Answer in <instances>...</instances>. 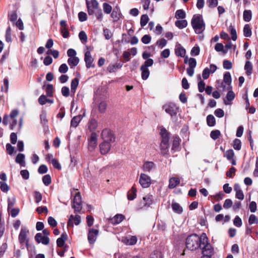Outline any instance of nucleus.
<instances>
[{"instance_id": "f257e3e1", "label": "nucleus", "mask_w": 258, "mask_h": 258, "mask_svg": "<svg viewBox=\"0 0 258 258\" xmlns=\"http://www.w3.org/2000/svg\"><path fill=\"white\" fill-rule=\"evenodd\" d=\"M203 233L199 236L197 234H192L188 235L186 238L185 245L186 248L191 250H196L201 247L203 239Z\"/></svg>"}, {"instance_id": "f03ea898", "label": "nucleus", "mask_w": 258, "mask_h": 258, "mask_svg": "<svg viewBox=\"0 0 258 258\" xmlns=\"http://www.w3.org/2000/svg\"><path fill=\"white\" fill-rule=\"evenodd\" d=\"M191 24L196 34H200L205 29V23L202 15L201 14L194 15L191 21Z\"/></svg>"}, {"instance_id": "7ed1b4c3", "label": "nucleus", "mask_w": 258, "mask_h": 258, "mask_svg": "<svg viewBox=\"0 0 258 258\" xmlns=\"http://www.w3.org/2000/svg\"><path fill=\"white\" fill-rule=\"evenodd\" d=\"M202 237V243L199 248L202 250V256H212L215 253L214 247L209 242V239L205 233H203Z\"/></svg>"}, {"instance_id": "20e7f679", "label": "nucleus", "mask_w": 258, "mask_h": 258, "mask_svg": "<svg viewBox=\"0 0 258 258\" xmlns=\"http://www.w3.org/2000/svg\"><path fill=\"white\" fill-rule=\"evenodd\" d=\"M165 111L169 114L172 120L177 119V114L179 112V107L174 103L169 102L164 105L162 107Z\"/></svg>"}, {"instance_id": "39448f33", "label": "nucleus", "mask_w": 258, "mask_h": 258, "mask_svg": "<svg viewBox=\"0 0 258 258\" xmlns=\"http://www.w3.org/2000/svg\"><path fill=\"white\" fill-rule=\"evenodd\" d=\"M101 137L105 142L113 143L115 141V137L113 132L108 128H105L102 131Z\"/></svg>"}, {"instance_id": "423d86ee", "label": "nucleus", "mask_w": 258, "mask_h": 258, "mask_svg": "<svg viewBox=\"0 0 258 258\" xmlns=\"http://www.w3.org/2000/svg\"><path fill=\"white\" fill-rule=\"evenodd\" d=\"M86 3L87 12L89 15H93L95 13L94 9L96 10L99 9V3L97 0H91L90 2L86 0Z\"/></svg>"}, {"instance_id": "0eeeda50", "label": "nucleus", "mask_w": 258, "mask_h": 258, "mask_svg": "<svg viewBox=\"0 0 258 258\" xmlns=\"http://www.w3.org/2000/svg\"><path fill=\"white\" fill-rule=\"evenodd\" d=\"M153 197L152 195H147L143 198V201H141L139 205V209H142L145 207H149L153 204Z\"/></svg>"}, {"instance_id": "6e6552de", "label": "nucleus", "mask_w": 258, "mask_h": 258, "mask_svg": "<svg viewBox=\"0 0 258 258\" xmlns=\"http://www.w3.org/2000/svg\"><path fill=\"white\" fill-rule=\"evenodd\" d=\"M97 145V135L96 133H92L91 137L88 139V150L92 152Z\"/></svg>"}, {"instance_id": "1a4fd4ad", "label": "nucleus", "mask_w": 258, "mask_h": 258, "mask_svg": "<svg viewBox=\"0 0 258 258\" xmlns=\"http://www.w3.org/2000/svg\"><path fill=\"white\" fill-rule=\"evenodd\" d=\"M151 178L144 173H141L140 176L139 183L143 188H147L151 185Z\"/></svg>"}, {"instance_id": "9d476101", "label": "nucleus", "mask_w": 258, "mask_h": 258, "mask_svg": "<svg viewBox=\"0 0 258 258\" xmlns=\"http://www.w3.org/2000/svg\"><path fill=\"white\" fill-rule=\"evenodd\" d=\"M99 234V230L94 228H90L88 230V240L90 244H94Z\"/></svg>"}, {"instance_id": "9b49d317", "label": "nucleus", "mask_w": 258, "mask_h": 258, "mask_svg": "<svg viewBox=\"0 0 258 258\" xmlns=\"http://www.w3.org/2000/svg\"><path fill=\"white\" fill-rule=\"evenodd\" d=\"M29 231L26 228H22L19 235V241L21 244H23L26 241V245L28 247L29 240L27 239V234Z\"/></svg>"}, {"instance_id": "f8f14e48", "label": "nucleus", "mask_w": 258, "mask_h": 258, "mask_svg": "<svg viewBox=\"0 0 258 258\" xmlns=\"http://www.w3.org/2000/svg\"><path fill=\"white\" fill-rule=\"evenodd\" d=\"M84 60L86 63V67L89 69L94 68L95 64L93 63V58H92L90 50L87 51L85 53Z\"/></svg>"}, {"instance_id": "ddd939ff", "label": "nucleus", "mask_w": 258, "mask_h": 258, "mask_svg": "<svg viewBox=\"0 0 258 258\" xmlns=\"http://www.w3.org/2000/svg\"><path fill=\"white\" fill-rule=\"evenodd\" d=\"M81 222V216L80 215H77L75 216H74L73 215H70L69 220L68 222V227H73L74 223L76 225H78L80 224Z\"/></svg>"}, {"instance_id": "4468645a", "label": "nucleus", "mask_w": 258, "mask_h": 258, "mask_svg": "<svg viewBox=\"0 0 258 258\" xmlns=\"http://www.w3.org/2000/svg\"><path fill=\"white\" fill-rule=\"evenodd\" d=\"M232 87H228V89L230 90L227 93L226 98L223 99L224 103L227 105L231 104V102L234 99L235 95L233 91L231 90Z\"/></svg>"}, {"instance_id": "2eb2a0df", "label": "nucleus", "mask_w": 258, "mask_h": 258, "mask_svg": "<svg viewBox=\"0 0 258 258\" xmlns=\"http://www.w3.org/2000/svg\"><path fill=\"white\" fill-rule=\"evenodd\" d=\"M111 142L103 141L99 145L100 153L102 155L107 154L110 150Z\"/></svg>"}, {"instance_id": "dca6fc26", "label": "nucleus", "mask_w": 258, "mask_h": 258, "mask_svg": "<svg viewBox=\"0 0 258 258\" xmlns=\"http://www.w3.org/2000/svg\"><path fill=\"white\" fill-rule=\"evenodd\" d=\"M232 81L231 74L229 72H227L225 73L223 77V82H222L221 84V87L223 89L225 88V85L224 84V83L226 84L227 85L230 86Z\"/></svg>"}, {"instance_id": "f3484780", "label": "nucleus", "mask_w": 258, "mask_h": 258, "mask_svg": "<svg viewBox=\"0 0 258 258\" xmlns=\"http://www.w3.org/2000/svg\"><path fill=\"white\" fill-rule=\"evenodd\" d=\"M169 147V142H164L161 141L160 145L161 150V154L162 156H165L168 154V148Z\"/></svg>"}, {"instance_id": "a211bd4d", "label": "nucleus", "mask_w": 258, "mask_h": 258, "mask_svg": "<svg viewBox=\"0 0 258 258\" xmlns=\"http://www.w3.org/2000/svg\"><path fill=\"white\" fill-rule=\"evenodd\" d=\"M175 53L177 56L183 57L185 55L186 50L180 44H178L176 45Z\"/></svg>"}, {"instance_id": "6ab92c4d", "label": "nucleus", "mask_w": 258, "mask_h": 258, "mask_svg": "<svg viewBox=\"0 0 258 258\" xmlns=\"http://www.w3.org/2000/svg\"><path fill=\"white\" fill-rule=\"evenodd\" d=\"M68 239V235L66 232L61 234L60 237L56 240L57 246L59 247H62L64 246L66 241Z\"/></svg>"}, {"instance_id": "aec40b11", "label": "nucleus", "mask_w": 258, "mask_h": 258, "mask_svg": "<svg viewBox=\"0 0 258 258\" xmlns=\"http://www.w3.org/2000/svg\"><path fill=\"white\" fill-rule=\"evenodd\" d=\"M155 168V164L152 161H146L143 166V170L145 172H150Z\"/></svg>"}, {"instance_id": "412c9836", "label": "nucleus", "mask_w": 258, "mask_h": 258, "mask_svg": "<svg viewBox=\"0 0 258 258\" xmlns=\"http://www.w3.org/2000/svg\"><path fill=\"white\" fill-rule=\"evenodd\" d=\"M160 135L162 138L161 141H164V142H169L170 134L165 128L163 127L161 129Z\"/></svg>"}, {"instance_id": "4be33fe9", "label": "nucleus", "mask_w": 258, "mask_h": 258, "mask_svg": "<svg viewBox=\"0 0 258 258\" xmlns=\"http://www.w3.org/2000/svg\"><path fill=\"white\" fill-rule=\"evenodd\" d=\"M98 126L97 120L94 118H92L88 123V128L91 133H95Z\"/></svg>"}, {"instance_id": "5701e85b", "label": "nucleus", "mask_w": 258, "mask_h": 258, "mask_svg": "<svg viewBox=\"0 0 258 258\" xmlns=\"http://www.w3.org/2000/svg\"><path fill=\"white\" fill-rule=\"evenodd\" d=\"M171 207L173 211L178 214H180L183 212L182 207L177 203L173 201L171 204Z\"/></svg>"}, {"instance_id": "b1692460", "label": "nucleus", "mask_w": 258, "mask_h": 258, "mask_svg": "<svg viewBox=\"0 0 258 258\" xmlns=\"http://www.w3.org/2000/svg\"><path fill=\"white\" fill-rule=\"evenodd\" d=\"M244 70H245L246 74L248 76H250L252 74L253 71V67L251 62L250 61H246L244 65Z\"/></svg>"}, {"instance_id": "393cba45", "label": "nucleus", "mask_w": 258, "mask_h": 258, "mask_svg": "<svg viewBox=\"0 0 258 258\" xmlns=\"http://www.w3.org/2000/svg\"><path fill=\"white\" fill-rule=\"evenodd\" d=\"M137 197V189L134 186H132L131 189L128 191L127 197V199L130 201L134 200Z\"/></svg>"}, {"instance_id": "a878e982", "label": "nucleus", "mask_w": 258, "mask_h": 258, "mask_svg": "<svg viewBox=\"0 0 258 258\" xmlns=\"http://www.w3.org/2000/svg\"><path fill=\"white\" fill-rule=\"evenodd\" d=\"M79 83V79L78 78H75L72 80L71 84V90L72 93H75L78 86Z\"/></svg>"}, {"instance_id": "bb28decb", "label": "nucleus", "mask_w": 258, "mask_h": 258, "mask_svg": "<svg viewBox=\"0 0 258 258\" xmlns=\"http://www.w3.org/2000/svg\"><path fill=\"white\" fill-rule=\"evenodd\" d=\"M15 162L22 166H25V155L22 153H19L16 156Z\"/></svg>"}, {"instance_id": "cd10ccee", "label": "nucleus", "mask_w": 258, "mask_h": 258, "mask_svg": "<svg viewBox=\"0 0 258 258\" xmlns=\"http://www.w3.org/2000/svg\"><path fill=\"white\" fill-rule=\"evenodd\" d=\"M180 183V180L177 177H172L169 179L168 187L170 189L174 188Z\"/></svg>"}, {"instance_id": "c85d7f7f", "label": "nucleus", "mask_w": 258, "mask_h": 258, "mask_svg": "<svg viewBox=\"0 0 258 258\" xmlns=\"http://www.w3.org/2000/svg\"><path fill=\"white\" fill-rule=\"evenodd\" d=\"M125 218L124 215L122 214H116L111 219V222L113 224H117L121 222Z\"/></svg>"}, {"instance_id": "c756f323", "label": "nucleus", "mask_w": 258, "mask_h": 258, "mask_svg": "<svg viewBox=\"0 0 258 258\" xmlns=\"http://www.w3.org/2000/svg\"><path fill=\"white\" fill-rule=\"evenodd\" d=\"M179 140V138L177 137H176L174 138L171 148V151L172 152H175L178 150L180 145Z\"/></svg>"}, {"instance_id": "7c9ffc66", "label": "nucleus", "mask_w": 258, "mask_h": 258, "mask_svg": "<svg viewBox=\"0 0 258 258\" xmlns=\"http://www.w3.org/2000/svg\"><path fill=\"white\" fill-rule=\"evenodd\" d=\"M82 117L81 115L74 116L71 121V126L76 128L79 125Z\"/></svg>"}, {"instance_id": "2f4dec72", "label": "nucleus", "mask_w": 258, "mask_h": 258, "mask_svg": "<svg viewBox=\"0 0 258 258\" xmlns=\"http://www.w3.org/2000/svg\"><path fill=\"white\" fill-rule=\"evenodd\" d=\"M122 66V63L120 62L116 63L113 64H110L108 67V70L110 73H114L118 69H120Z\"/></svg>"}, {"instance_id": "473e14b6", "label": "nucleus", "mask_w": 258, "mask_h": 258, "mask_svg": "<svg viewBox=\"0 0 258 258\" xmlns=\"http://www.w3.org/2000/svg\"><path fill=\"white\" fill-rule=\"evenodd\" d=\"M79 62V58L76 56L74 57L69 58L68 59V63L70 66L71 68H73L74 67L78 65Z\"/></svg>"}, {"instance_id": "72a5a7b5", "label": "nucleus", "mask_w": 258, "mask_h": 258, "mask_svg": "<svg viewBox=\"0 0 258 258\" xmlns=\"http://www.w3.org/2000/svg\"><path fill=\"white\" fill-rule=\"evenodd\" d=\"M198 80L199 81L198 84L199 91L201 93L203 92L205 89V83L202 80L200 75L198 76Z\"/></svg>"}, {"instance_id": "f704fd0d", "label": "nucleus", "mask_w": 258, "mask_h": 258, "mask_svg": "<svg viewBox=\"0 0 258 258\" xmlns=\"http://www.w3.org/2000/svg\"><path fill=\"white\" fill-rule=\"evenodd\" d=\"M175 25L180 29L185 28L187 25L186 20H177L175 22Z\"/></svg>"}, {"instance_id": "c9c22d12", "label": "nucleus", "mask_w": 258, "mask_h": 258, "mask_svg": "<svg viewBox=\"0 0 258 258\" xmlns=\"http://www.w3.org/2000/svg\"><path fill=\"white\" fill-rule=\"evenodd\" d=\"M243 20L245 22H249L252 18V12L251 10H246L243 12Z\"/></svg>"}, {"instance_id": "e433bc0d", "label": "nucleus", "mask_w": 258, "mask_h": 258, "mask_svg": "<svg viewBox=\"0 0 258 258\" xmlns=\"http://www.w3.org/2000/svg\"><path fill=\"white\" fill-rule=\"evenodd\" d=\"M228 31L230 33L231 35V39L233 41H235L237 39V33L236 29H235L234 27L231 24L228 29Z\"/></svg>"}, {"instance_id": "4c0bfd02", "label": "nucleus", "mask_w": 258, "mask_h": 258, "mask_svg": "<svg viewBox=\"0 0 258 258\" xmlns=\"http://www.w3.org/2000/svg\"><path fill=\"white\" fill-rule=\"evenodd\" d=\"M140 70L142 72V79L144 80H146L150 75L149 70L148 68H145L142 67H141Z\"/></svg>"}, {"instance_id": "58836bf2", "label": "nucleus", "mask_w": 258, "mask_h": 258, "mask_svg": "<svg viewBox=\"0 0 258 258\" xmlns=\"http://www.w3.org/2000/svg\"><path fill=\"white\" fill-rule=\"evenodd\" d=\"M207 123L209 126H214L216 124V120L214 116L209 114L207 116Z\"/></svg>"}, {"instance_id": "ea45409f", "label": "nucleus", "mask_w": 258, "mask_h": 258, "mask_svg": "<svg viewBox=\"0 0 258 258\" xmlns=\"http://www.w3.org/2000/svg\"><path fill=\"white\" fill-rule=\"evenodd\" d=\"M251 30L249 24H245L243 28V35L246 37L251 36Z\"/></svg>"}, {"instance_id": "a19ab883", "label": "nucleus", "mask_w": 258, "mask_h": 258, "mask_svg": "<svg viewBox=\"0 0 258 258\" xmlns=\"http://www.w3.org/2000/svg\"><path fill=\"white\" fill-rule=\"evenodd\" d=\"M111 17L112 19V22L113 23H116L118 22L122 17V14L117 13L116 12H111Z\"/></svg>"}, {"instance_id": "79ce46f5", "label": "nucleus", "mask_w": 258, "mask_h": 258, "mask_svg": "<svg viewBox=\"0 0 258 258\" xmlns=\"http://www.w3.org/2000/svg\"><path fill=\"white\" fill-rule=\"evenodd\" d=\"M163 254L159 250H154L150 256V258H163Z\"/></svg>"}, {"instance_id": "37998d69", "label": "nucleus", "mask_w": 258, "mask_h": 258, "mask_svg": "<svg viewBox=\"0 0 258 258\" xmlns=\"http://www.w3.org/2000/svg\"><path fill=\"white\" fill-rule=\"evenodd\" d=\"M186 17V14L185 12L182 10L179 9L176 11L175 15V17L176 19H184Z\"/></svg>"}, {"instance_id": "c03bdc74", "label": "nucleus", "mask_w": 258, "mask_h": 258, "mask_svg": "<svg viewBox=\"0 0 258 258\" xmlns=\"http://www.w3.org/2000/svg\"><path fill=\"white\" fill-rule=\"evenodd\" d=\"M149 20V18L147 14L142 15L140 20V24L141 27H143L145 26H146L148 23Z\"/></svg>"}, {"instance_id": "a18cd8bd", "label": "nucleus", "mask_w": 258, "mask_h": 258, "mask_svg": "<svg viewBox=\"0 0 258 258\" xmlns=\"http://www.w3.org/2000/svg\"><path fill=\"white\" fill-rule=\"evenodd\" d=\"M233 148L237 151L241 149V142L239 139H235L233 142Z\"/></svg>"}, {"instance_id": "49530a36", "label": "nucleus", "mask_w": 258, "mask_h": 258, "mask_svg": "<svg viewBox=\"0 0 258 258\" xmlns=\"http://www.w3.org/2000/svg\"><path fill=\"white\" fill-rule=\"evenodd\" d=\"M103 10L105 14H109L111 13L112 8L109 4L104 3L103 4Z\"/></svg>"}, {"instance_id": "de8ad7c7", "label": "nucleus", "mask_w": 258, "mask_h": 258, "mask_svg": "<svg viewBox=\"0 0 258 258\" xmlns=\"http://www.w3.org/2000/svg\"><path fill=\"white\" fill-rule=\"evenodd\" d=\"M221 135V133L219 130H216L212 131L210 133L211 138L214 140L218 139Z\"/></svg>"}, {"instance_id": "09e8293b", "label": "nucleus", "mask_w": 258, "mask_h": 258, "mask_svg": "<svg viewBox=\"0 0 258 258\" xmlns=\"http://www.w3.org/2000/svg\"><path fill=\"white\" fill-rule=\"evenodd\" d=\"M234 153L232 149H229L224 154V157H226L227 160L231 161L233 158Z\"/></svg>"}, {"instance_id": "8fccbe9b", "label": "nucleus", "mask_w": 258, "mask_h": 258, "mask_svg": "<svg viewBox=\"0 0 258 258\" xmlns=\"http://www.w3.org/2000/svg\"><path fill=\"white\" fill-rule=\"evenodd\" d=\"M42 181L44 184L46 186L49 185L51 182V176L49 174H46L42 177Z\"/></svg>"}, {"instance_id": "3c124183", "label": "nucleus", "mask_w": 258, "mask_h": 258, "mask_svg": "<svg viewBox=\"0 0 258 258\" xmlns=\"http://www.w3.org/2000/svg\"><path fill=\"white\" fill-rule=\"evenodd\" d=\"M53 87L52 84H48L46 87V95L48 97L53 96Z\"/></svg>"}, {"instance_id": "603ef678", "label": "nucleus", "mask_w": 258, "mask_h": 258, "mask_svg": "<svg viewBox=\"0 0 258 258\" xmlns=\"http://www.w3.org/2000/svg\"><path fill=\"white\" fill-rule=\"evenodd\" d=\"M80 40L83 43H85L87 41V36L84 31H81L79 34Z\"/></svg>"}, {"instance_id": "864d4df0", "label": "nucleus", "mask_w": 258, "mask_h": 258, "mask_svg": "<svg viewBox=\"0 0 258 258\" xmlns=\"http://www.w3.org/2000/svg\"><path fill=\"white\" fill-rule=\"evenodd\" d=\"M107 107V103L105 101H101L98 106V110L100 113L105 112Z\"/></svg>"}, {"instance_id": "5fc2aeb1", "label": "nucleus", "mask_w": 258, "mask_h": 258, "mask_svg": "<svg viewBox=\"0 0 258 258\" xmlns=\"http://www.w3.org/2000/svg\"><path fill=\"white\" fill-rule=\"evenodd\" d=\"M34 197L35 199V202L37 204H38L42 200V195L40 192L38 191H35L34 192Z\"/></svg>"}, {"instance_id": "6e6d98bb", "label": "nucleus", "mask_w": 258, "mask_h": 258, "mask_svg": "<svg viewBox=\"0 0 258 258\" xmlns=\"http://www.w3.org/2000/svg\"><path fill=\"white\" fill-rule=\"evenodd\" d=\"M103 34L106 39H110L113 36L111 31L107 28L103 29Z\"/></svg>"}, {"instance_id": "4d7b16f0", "label": "nucleus", "mask_w": 258, "mask_h": 258, "mask_svg": "<svg viewBox=\"0 0 258 258\" xmlns=\"http://www.w3.org/2000/svg\"><path fill=\"white\" fill-rule=\"evenodd\" d=\"M207 4L210 8H214L218 4L217 0H207Z\"/></svg>"}, {"instance_id": "13d9d810", "label": "nucleus", "mask_w": 258, "mask_h": 258, "mask_svg": "<svg viewBox=\"0 0 258 258\" xmlns=\"http://www.w3.org/2000/svg\"><path fill=\"white\" fill-rule=\"evenodd\" d=\"M0 188L1 190L4 192H7L10 189V187L8 184L3 181H0Z\"/></svg>"}, {"instance_id": "bf43d9fd", "label": "nucleus", "mask_w": 258, "mask_h": 258, "mask_svg": "<svg viewBox=\"0 0 258 258\" xmlns=\"http://www.w3.org/2000/svg\"><path fill=\"white\" fill-rule=\"evenodd\" d=\"M233 224L235 226L237 227H240L241 226L242 224V220L238 216H236L234 219Z\"/></svg>"}, {"instance_id": "052dcab7", "label": "nucleus", "mask_w": 258, "mask_h": 258, "mask_svg": "<svg viewBox=\"0 0 258 258\" xmlns=\"http://www.w3.org/2000/svg\"><path fill=\"white\" fill-rule=\"evenodd\" d=\"M137 242V237L136 236H132L127 239V243L130 245H134Z\"/></svg>"}, {"instance_id": "680f3d73", "label": "nucleus", "mask_w": 258, "mask_h": 258, "mask_svg": "<svg viewBox=\"0 0 258 258\" xmlns=\"http://www.w3.org/2000/svg\"><path fill=\"white\" fill-rule=\"evenodd\" d=\"M8 18L12 22L15 23L17 20L18 16L16 12L14 11L8 15Z\"/></svg>"}, {"instance_id": "e2e57ef3", "label": "nucleus", "mask_w": 258, "mask_h": 258, "mask_svg": "<svg viewBox=\"0 0 258 258\" xmlns=\"http://www.w3.org/2000/svg\"><path fill=\"white\" fill-rule=\"evenodd\" d=\"M6 147L7 152L9 155H12L15 151V148L9 143L6 144Z\"/></svg>"}, {"instance_id": "0e129e2a", "label": "nucleus", "mask_w": 258, "mask_h": 258, "mask_svg": "<svg viewBox=\"0 0 258 258\" xmlns=\"http://www.w3.org/2000/svg\"><path fill=\"white\" fill-rule=\"evenodd\" d=\"M151 37L148 34L144 35L141 39L142 42L145 44H149L151 42Z\"/></svg>"}, {"instance_id": "69168bd1", "label": "nucleus", "mask_w": 258, "mask_h": 258, "mask_svg": "<svg viewBox=\"0 0 258 258\" xmlns=\"http://www.w3.org/2000/svg\"><path fill=\"white\" fill-rule=\"evenodd\" d=\"M79 20L80 22H84L87 19L86 13L83 12H80L78 14Z\"/></svg>"}, {"instance_id": "338daca9", "label": "nucleus", "mask_w": 258, "mask_h": 258, "mask_svg": "<svg viewBox=\"0 0 258 258\" xmlns=\"http://www.w3.org/2000/svg\"><path fill=\"white\" fill-rule=\"evenodd\" d=\"M68 67L66 63L61 64L58 68L59 72L61 74H64V73H67L68 72Z\"/></svg>"}, {"instance_id": "774afa93", "label": "nucleus", "mask_w": 258, "mask_h": 258, "mask_svg": "<svg viewBox=\"0 0 258 258\" xmlns=\"http://www.w3.org/2000/svg\"><path fill=\"white\" fill-rule=\"evenodd\" d=\"M224 69L226 70H230L232 67V62L228 60H224L223 62Z\"/></svg>"}]
</instances>
